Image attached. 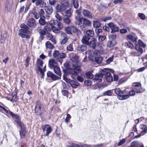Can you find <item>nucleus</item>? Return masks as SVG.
<instances>
[{"label":"nucleus","mask_w":147,"mask_h":147,"mask_svg":"<svg viewBox=\"0 0 147 147\" xmlns=\"http://www.w3.org/2000/svg\"><path fill=\"white\" fill-rule=\"evenodd\" d=\"M66 56V55L65 53H59V57L57 60L58 61L61 62V59L65 58Z\"/></svg>","instance_id":"c756f323"},{"label":"nucleus","mask_w":147,"mask_h":147,"mask_svg":"<svg viewBox=\"0 0 147 147\" xmlns=\"http://www.w3.org/2000/svg\"><path fill=\"white\" fill-rule=\"evenodd\" d=\"M63 22L67 24H69L71 22V20L69 18H64L63 19Z\"/></svg>","instance_id":"603ef678"},{"label":"nucleus","mask_w":147,"mask_h":147,"mask_svg":"<svg viewBox=\"0 0 147 147\" xmlns=\"http://www.w3.org/2000/svg\"><path fill=\"white\" fill-rule=\"evenodd\" d=\"M61 4L64 7H67L69 5V3L67 0H62Z\"/></svg>","instance_id":"c03bdc74"},{"label":"nucleus","mask_w":147,"mask_h":147,"mask_svg":"<svg viewBox=\"0 0 147 147\" xmlns=\"http://www.w3.org/2000/svg\"><path fill=\"white\" fill-rule=\"evenodd\" d=\"M133 86H134V87H141V84L139 82H135L133 83Z\"/></svg>","instance_id":"338daca9"},{"label":"nucleus","mask_w":147,"mask_h":147,"mask_svg":"<svg viewBox=\"0 0 147 147\" xmlns=\"http://www.w3.org/2000/svg\"><path fill=\"white\" fill-rule=\"evenodd\" d=\"M58 12L57 11L55 13V16L57 19L59 21H61L62 20V18L61 16L58 13Z\"/></svg>","instance_id":"4d7b16f0"},{"label":"nucleus","mask_w":147,"mask_h":147,"mask_svg":"<svg viewBox=\"0 0 147 147\" xmlns=\"http://www.w3.org/2000/svg\"><path fill=\"white\" fill-rule=\"evenodd\" d=\"M71 118V117L70 115L69 114H67V115L66 117L65 120V123H67Z\"/></svg>","instance_id":"774afa93"},{"label":"nucleus","mask_w":147,"mask_h":147,"mask_svg":"<svg viewBox=\"0 0 147 147\" xmlns=\"http://www.w3.org/2000/svg\"><path fill=\"white\" fill-rule=\"evenodd\" d=\"M135 92L137 93H140L142 92V91L141 90L142 88L141 87H134L133 88Z\"/></svg>","instance_id":"3c124183"},{"label":"nucleus","mask_w":147,"mask_h":147,"mask_svg":"<svg viewBox=\"0 0 147 147\" xmlns=\"http://www.w3.org/2000/svg\"><path fill=\"white\" fill-rule=\"evenodd\" d=\"M65 32L67 34H72L71 32V27H67L65 28Z\"/></svg>","instance_id":"8fccbe9b"},{"label":"nucleus","mask_w":147,"mask_h":147,"mask_svg":"<svg viewBox=\"0 0 147 147\" xmlns=\"http://www.w3.org/2000/svg\"><path fill=\"white\" fill-rule=\"evenodd\" d=\"M82 18H84L83 17L79 19L78 20L76 21L75 24L78 25H80L81 24H83V19H82Z\"/></svg>","instance_id":"09e8293b"},{"label":"nucleus","mask_w":147,"mask_h":147,"mask_svg":"<svg viewBox=\"0 0 147 147\" xmlns=\"http://www.w3.org/2000/svg\"><path fill=\"white\" fill-rule=\"evenodd\" d=\"M51 30L52 31L55 33H58L60 32V30L58 29L57 27L53 26L51 28Z\"/></svg>","instance_id":"de8ad7c7"},{"label":"nucleus","mask_w":147,"mask_h":147,"mask_svg":"<svg viewBox=\"0 0 147 147\" xmlns=\"http://www.w3.org/2000/svg\"><path fill=\"white\" fill-rule=\"evenodd\" d=\"M20 136L21 139H23L26 134V128L21 129L20 131Z\"/></svg>","instance_id":"c85d7f7f"},{"label":"nucleus","mask_w":147,"mask_h":147,"mask_svg":"<svg viewBox=\"0 0 147 147\" xmlns=\"http://www.w3.org/2000/svg\"><path fill=\"white\" fill-rule=\"evenodd\" d=\"M101 70H103L102 69H100L99 70V73L96 74L95 76L94 77V78L93 80L94 81H96V82H100L102 80L101 78L103 76V74L102 73V71H101Z\"/></svg>","instance_id":"6e6552de"},{"label":"nucleus","mask_w":147,"mask_h":147,"mask_svg":"<svg viewBox=\"0 0 147 147\" xmlns=\"http://www.w3.org/2000/svg\"><path fill=\"white\" fill-rule=\"evenodd\" d=\"M68 39L67 38H63L62 40L60 42V43L61 45H64L66 43Z\"/></svg>","instance_id":"13d9d810"},{"label":"nucleus","mask_w":147,"mask_h":147,"mask_svg":"<svg viewBox=\"0 0 147 147\" xmlns=\"http://www.w3.org/2000/svg\"><path fill=\"white\" fill-rule=\"evenodd\" d=\"M42 129L44 132H46L45 136H48L52 131V129L51 126L48 124H45L43 125Z\"/></svg>","instance_id":"423d86ee"},{"label":"nucleus","mask_w":147,"mask_h":147,"mask_svg":"<svg viewBox=\"0 0 147 147\" xmlns=\"http://www.w3.org/2000/svg\"><path fill=\"white\" fill-rule=\"evenodd\" d=\"M141 128L142 130L141 131V134H144L147 133V127L146 125L144 124H141Z\"/></svg>","instance_id":"2f4dec72"},{"label":"nucleus","mask_w":147,"mask_h":147,"mask_svg":"<svg viewBox=\"0 0 147 147\" xmlns=\"http://www.w3.org/2000/svg\"><path fill=\"white\" fill-rule=\"evenodd\" d=\"M72 13V9L71 8H69L65 12V16L69 18L71 17V15Z\"/></svg>","instance_id":"f704fd0d"},{"label":"nucleus","mask_w":147,"mask_h":147,"mask_svg":"<svg viewBox=\"0 0 147 147\" xmlns=\"http://www.w3.org/2000/svg\"><path fill=\"white\" fill-rule=\"evenodd\" d=\"M7 99L11 101L16 102L18 100L17 96L15 94H12L9 97H7Z\"/></svg>","instance_id":"cd10ccee"},{"label":"nucleus","mask_w":147,"mask_h":147,"mask_svg":"<svg viewBox=\"0 0 147 147\" xmlns=\"http://www.w3.org/2000/svg\"><path fill=\"white\" fill-rule=\"evenodd\" d=\"M136 51L133 50L130 53L131 56H140L143 53L141 50L139 49V48L138 47H135Z\"/></svg>","instance_id":"0eeeda50"},{"label":"nucleus","mask_w":147,"mask_h":147,"mask_svg":"<svg viewBox=\"0 0 147 147\" xmlns=\"http://www.w3.org/2000/svg\"><path fill=\"white\" fill-rule=\"evenodd\" d=\"M82 65L81 63L79 65H76L74 69L70 68L68 70V72L69 74H71L72 78L73 79H75L76 76L78 75V73H80L81 70L80 67Z\"/></svg>","instance_id":"20e7f679"},{"label":"nucleus","mask_w":147,"mask_h":147,"mask_svg":"<svg viewBox=\"0 0 147 147\" xmlns=\"http://www.w3.org/2000/svg\"><path fill=\"white\" fill-rule=\"evenodd\" d=\"M21 29H20V32L18 33V35L22 38H29V35L26 34L29 32V28L24 24H22L21 25Z\"/></svg>","instance_id":"f257e3e1"},{"label":"nucleus","mask_w":147,"mask_h":147,"mask_svg":"<svg viewBox=\"0 0 147 147\" xmlns=\"http://www.w3.org/2000/svg\"><path fill=\"white\" fill-rule=\"evenodd\" d=\"M115 93L117 96V98L120 100H124L129 98V96L126 94L125 90L122 91L119 88H116L114 89Z\"/></svg>","instance_id":"f03ea898"},{"label":"nucleus","mask_w":147,"mask_h":147,"mask_svg":"<svg viewBox=\"0 0 147 147\" xmlns=\"http://www.w3.org/2000/svg\"><path fill=\"white\" fill-rule=\"evenodd\" d=\"M127 38L128 39L134 42H136L138 39V38L136 36L132 34L127 35Z\"/></svg>","instance_id":"dca6fc26"},{"label":"nucleus","mask_w":147,"mask_h":147,"mask_svg":"<svg viewBox=\"0 0 147 147\" xmlns=\"http://www.w3.org/2000/svg\"><path fill=\"white\" fill-rule=\"evenodd\" d=\"M16 122L18 125L20 127L21 129L26 128L25 126L21 122L20 120H16Z\"/></svg>","instance_id":"4c0bfd02"},{"label":"nucleus","mask_w":147,"mask_h":147,"mask_svg":"<svg viewBox=\"0 0 147 147\" xmlns=\"http://www.w3.org/2000/svg\"><path fill=\"white\" fill-rule=\"evenodd\" d=\"M102 73L103 74V76H105V78L106 81L108 82H111L113 80L112 76L110 72L112 73L114 72L113 70L110 69L108 68H104L103 70H101Z\"/></svg>","instance_id":"7ed1b4c3"},{"label":"nucleus","mask_w":147,"mask_h":147,"mask_svg":"<svg viewBox=\"0 0 147 147\" xmlns=\"http://www.w3.org/2000/svg\"><path fill=\"white\" fill-rule=\"evenodd\" d=\"M45 46L47 49L48 48L51 49H53L54 47L53 45L49 41L46 42Z\"/></svg>","instance_id":"c9c22d12"},{"label":"nucleus","mask_w":147,"mask_h":147,"mask_svg":"<svg viewBox=\"0 0 147 147\" xmlns=\"http://www.w3.org/2000/svg\"><path fill=\"white\" fill-rule=\"evenodd\" d=\"M138 16L142 20H144L146 19L145 15L143 13H139L138 14Z\"/></svg>","instance_id":"bf43d9fd"},{"label":"nucleus","mask_w":147,"mask_h":147,"mask_svg":"<svg viewBox=\"0 0 147 147\" xmlns=\"http://www.w3.org/2000/svg\"><path fill=\"white\" fill-rule=\"evenodd\" d=\"M38 32L40 34V36L39 38V40L41 41L43 39L44 36L46 34V32L44 29H40L39 30Z\"/></svg>","instance_id":"f3484780"},{"label":"nucleus","mask_w":147,"mask_h":147,"mask_svg":"<svg viewBox=\"0 0 147 147\" xmlns=\"http://www.w3.org/2000/svg\"><path fill=\"white\" fill-rule=\"evenodd\" d=\"M90 39V38L86 35L84 36L82 39V43L86 45H88L89 42L88 41Z\"/></svg>","instance_id":"b1692460"},{"label":"nucleus","mask_w":147,"mask_h":147,"mask_svg":"<svg viewBox=\"0 0 147 147\" xmlns=\"http://www.w3.org/2000/svg\"><path fill=\"white\" fill-rule=\"evenodd\" d=\"M42 105L40 102H37L35 106V113L38 115L42 114Z\"/></svg>","instance_id":"39448f33"},{"label":"nucleus","mask_w":147,"mask_h":147,"mask_svg":"<svg viewBox=\"0 0 147 147\" xmlns=\"http://www.w3.org/2000/svg\"><path fill=\"white\" fill-rule=\"evenodd\" d=\"M30 13L33 14L35 18L38 19L39 18V16L38 15V13L36 12V8L34 7L31 11H30Z\"/></svg>","instance_id":"4be33fe9"},{"label":"nucleus","mask_w":147,"mask_h":147,"mask_svg":"<svg viewBox=\"0 0 147 147\" xmlns=\"http://www.w3.org/2000/svg\"><path fill=\"white\" fill-rule=\"evenodd\" d=\"M73 33L76 34L78 36H80L82 33L81 31L78 29L76 27L74 29Z\"/></svg>","instance_id":"37998d69"},{"label":"nucleus","mask_w":147,"mask_h":147,"mask_svg":"<svg viewBox=\"0 0 147 147\" xmlns=\"http://www.w3.org/2000/svg\"><path fill=\"white\" fill-rule=\"evenodd\" d=\"M94 32L92 30H88L86 32V34L89 37H93L94 36Z\"/></svg>","instance_id":"7c9ffc66"},{"label":"nucleus","mask_w":147,"mask_h":147,"mask_svg":"<svg viewBox=\"0 0 147 147\" xmlns=\"http://www.w3.org/2000/svg\"><path fill=\"white\" fill-rule=\"evenodd\" d=\"M125 46L126 47L131 49H132L134 47L133 44L131 43L130 42H125Z\"/></svg>","instance_id":"a18cd8bd"},{"label":"nucleus","mask_w":147,"mask_h":147,"mask_svg":"<svg viewBox=\"0 0 147 147\" xmlns=\"http://www.w3.org/2000/svg\"><path fill=\"white\" fill-rule=\"evenodd\" d=\"M54 24L57 26L59 29H61L63 28L62 24L60 22H58L57 20H53Z\"/></svg>","instance_id":"a878e982"},{"label":"nucleus","mask_w":147,"mask_h":147,"mask_svg":"<svg viewBox=\"0 0 147 147\" xmlns=\"http://www.w3.org/2000/svg\"><path fill=\"white\" fill-rule=\"evenodd\" d=\"M69 84L72 88H76L79 85V84L78 82L73 80L70 81Z\"/></svg>","instance_id":"393cba45"},{"label":"nucleus","mask_w":147,"mask_h":147,"mask_svg":"<svg viewBox=\"0 0 147 147\" xmlns=\"http://www.w3.org/2000/svg\"><path fill=\"white\" fill-rule=\"evenodd\" d=\"M37 68L41 67L43 64V62L42 59H38L36 62Z\"/></svg>","instance_id":"72a5a7b5"},{"label":"nucleus","mask_w":147,"mask_h":147,"mask_svg":"<svg viewBox=\"0 0 147 147\" xmlns=\"http://www.w3.org/2000/svg\"><path fill=\"white\" fill-rule=\"evenodd\" d=\"M54 73L58 76L61 77V71L60 70V68L58 66H57L53 69Z\"/></svg>","instance_id":"412c9836"},{"label":"nucleus","mask_w":147,"mask_h":147,"mask_svg":"<svg viewBox=\"0 0 147 147\" xmlns=\"http://www.w3.org/2000/svg\"><path fill=\"white\" fill-rule=\"evenodd\" d=\"M67 8V7H64L61 4H58L56 7V9L57 10L56 11L60 12L64 11Z\"/></svg>","instance_id":"2eb2a0df"},{"label":"nucleus","mask_w":147,"mask_h":147,"mask_svg":"<svg viewBox=\"0 0 147 147\" xmlns=\"http://www.w3.org/2000/svg\"><path fill=\"white\" fill-rule=\"evenodd\" d=\"M40 19L39 20V23L40 25L43 26L46 24L47 22L45 20V19L42 17H40Z\"/></svg>","instance_id":"a19ab883"},{"label":"nucleus","mask_w":147,"mask_h":147,"mask_svg":"<svg viewBox=\"0 0 147 147\" xmlns=\"http://www.w3.org/2000/svg\"><path fill=\"white\" fill-rule=\"evenodd\" d=\"M27 25L31 28L34 27L36 25V21L33 18L28 19L26 23Z\"/></svg>","instance_id":"4468645a"},{"label":"nucleus","mask_w":147,"mask_h":147,"mask_svg":"<svg viewBox=\"0 0 147 147\" xmlns=\"http://www.w3.org/2000/svg\"><path fill=\"white\" fill-rule=\"evenodd\" d=\"M47 76L48 77L50 78L53 81H55L61 79L60 77L55 75L50 71L47 72Z\"/></svg>","instance_id":"1a4fd4ad"},{"label":"nucleus","mask_w":147,"mask_h":147,"mask_svg":"<svg viewBox=\"0 0 147 147\" xmlns=\"http://www.w3.org/2000/svg\"><path fill=\"white\" fill-rule=\"evenodd\" d=\"M138 142L136 141H134L132 142L131 144V146L132 147H144L143 146H138L137 145H138Z\"/></svg>","instance_id":"49530a36"},{"label":"nucleus","mask_w":147,"mask_h":147,"mask_svg":"<svg viewBox=\"0 0 147 147\" xmlns=\"http://www.w3.org/2000/svg\"><path fill=\"white\" fill-rule=\"evenodd\" d=\"M115 44L116 43L114 41L109 40L107 42V47L111 48L114 47Z\"/></svg>","instance_id":"473e14b6"},{"label":"nucleus","mask_w":147,"mask_h":147,"mask_svg":"<svg viewBox=\"0 0 147 147\" xmlns=\"http://www.w3.org/2000/svg\"><path fill=\"white\" fill-rule=\"evenodd\" d=\"M58 63L57 61L54 59H51L49 62V66L51 69H53L57 66Z\"/></svg>","instance_id":"f8f14e48"},{"label":"nucleus","mask_w":147,"mask_h":147,"mask_svg":"<svg viewBox=\"0 0 147 147\" xmlns=\"http://www.w3.org/2000/svg\"><path fill=\"white\" fill-rule=\"evenodd\" d=\"M35 4L36 5L40 6L41 7H45L46 5V3L41 0H37Z\"/></svg>","instance_id":"a211bd4d"},{"label":"nucleus","mask_w":147,"mask_h":147,"mask_svg":"<svg viewBox=\"0 0 147 147\" xmlns=\"http://www.w3.org/2000/svg\"><path fill=\"white\" fill-rule=\"evenodd\" d=\"M45 14V12L44 9H41L40 11L38 13V15L39 16V18L40 17H42L44 18H45L44 16Z\"/></svg>","instance_id":"e433bc0d"},{"label":"nucleus","mask_w":147,"mask_h":147,"mask_svg":"<svg viewBox=\"0 0 147 147\" xmlns=\"http://www.w3.org/2000/svg\"><path fill=\"white\" fill-rule=\"evenodd\" d=\"M67 50L69 51H72L73 50L72 44H70L69 45H68L67 46Z\"/></svg>","instance_id":"e2e57ef3"},{"label":"nucleus","mask_w":147,"mask_h":147,"mask_svg":"<svg viewBox=\"0 0 147 147\" xmlns=\"http://www.w3.org/2000/svg\"><path fill=\"white\" fill-rule=\"evenodd\" d=\"M85 76L87 79H91L94 78L93 75L92 74L91 72L90 71L86 73Z\"/></svg>","instance_id":"58836bf2"},{"label":"nucleus","mask_w":147,"mask_h":147,"mask_svg":"<svg viewBox=\"0 0 147 147\" xmlns=\"http://www.w3.org/2000/svg\"><path fill=\"white\" fill-rule=\"evenodd\" d=\"M9 114L10 115H11L12 117L16 119V120H20V117L17 114H15L11 112V111H9Z\"/></svg>","instance_id":"ea45409f"},{"label":"nucleus","mask_w":147,"mask_h":147,"mask_svg":"<svg viewBox=\"0 0 147 147\" xmlns=\"http://www.w3.org/2000/svg\"><path fill=\"white\" fill-rule=\"evenodd\" d=\"M111 30L112 32L113 33L119 31V28L115 25L113 27V28H112Z\"/></svg>","instance_id":"5fc2aeb1"},{"label":"nucleus","mask_w":147,"mask_h":147,"mask_svg":"<svg viewBox=\"0 0 147 147\" xmlns=\"http://www.w3.org/2000/svg\"><path fill=\"white\" fill-rule=\"evenodd\" d=\"M77 80L80 82H83L84 80V78L82 76H78L77 77Z\"/></svg>","instance_id":"69168bd1"},{"label":"nucleus","mask_w":147,"mask_h":147,"mask_svg":"<svg viewBox=\"0 0 147 147\" xmlns=\"http://www.w3.org/2000/svg\"><path fill=\"white\" fill-rule=\"evenodd\" d=\"M113 60V56H112L111 57L107 59L106 60L107 64H109L112 62Z\"/></svg>","instance_id":"680f3d73"},{"label":"nucleus","mask_w":147,"mask_h":147,"mask_svg":"<svg viewBox=\"0 0 147 147\" xmlns=\"http://www.w3.org/2000/svg\"><path fill=\"white\" fill-rule=\"evenodd\" d=\"M135 47H138L139 48V49L141 50L142 52H143V49H145L146 47V45L140 40H138V43L136 44Z\"/></svg>","instance_id":"ddd939ff"},{"label":"nucleus","mask_w":147,"mask_h":147,"mask_svg":"<svg viewBox=\"0 0 147 147\" xmlns=\"http://www.w3.org/2000/svg\"><path fill=\"white\" fill-rule=\"evenodd\" d=\"M96 42L95 39H94L92 40L89 42L87 45H89L93 49H95L96 46Z\"/></svg>","instance_id":"bb28decb"},{"label":"nucleus","mask_w":147,"mask_h":147,"mask_svg":"<svg viewBox=\"0 0 147 147\" xmlns=\"http://www.w3.org/2000/svg\"><path fill=\"white\" fill-rule=\"evenodd\" d=\"M82 12L83 16L89 19H92L94 17L91 12L88 10L84 9Z\"/></svg>","instance_id":"9b49d317"},{"label":"nucleus","mask_w":147,"mask_h":147,"mask_svg":"<svg viewBox=\"0 0 147 147\" xmlns=\"http://www.w3.org/2000/svg\"><path fill=\"white\" fill-rule=\"evenodd\" d=\"M99 53L98 51H96L94 53V56L95 57L94 60L98 64L100 63L103 60V58L102 57L98 56V54Z\"/></svg>","instance_id":"9d476101"},{"label":"nucleus","mask_w":147,"mask_h":147,"mask_svg":"<svg viewBox=\"0 0 147 147\" xmlns=\"http://www.w3.org/2000/svg\"><path fill=\"white\" fill-rule=\"evenodd\" d=\"M93 27L94 28H97L100 26V23L98 21H93Z\"/></svg>","instance_id":"79ce46f5"},{"label":"nucleus","mask_w":147,"mask_h":147,"mask_svg":"<svg viewBox=\"0 0 147 147\" xmlns=\"http://www.w3.org/2000/svg\"><path fill=\"white\" fill-rule=\"evenodd\" d=\"M45 10L47 13L51 14L53 12V8L51 6H46L45 7Z\"/></svg>","instance_id":"5701e85b"},{"label":"nucleus","mask_w":147,"mask_h":147,"mask_svg":"<svg viewBox=\"0 0 147 147\" xmlns=\"http://www.w3.org/2000/svg\"><path fill=\"white\" fill-rule=\"evenodd\" d=\"M73 5L74 7L76 8L77 9L79 6L78 0H74L73 1Z\"/></svg>","instance_id":"864d4df0"},{"label":"nucleus","mask_w":147,"mask_h":147,"mask_svg":"<svg viewBox=\"0 0 147 147\" xmlns=\"http://www.w3.org/2000/svg\"><path fill=\"white\" fill-rule=\"evenodd\" d=\"M87 49V46L85 45H80L77 48V50L79 52L85 51Z\"/></svg>","instance_id":"6ab92c4d"},{"label":"nucleus","mask_w":147,"mask_h":147,"mask_svg":"<svg viewBox=\"0 0 147 147\" xmlns=\"http://www.w3.org/2000/svg\"><path fill=\"white\" fill-rule=\"evenodd\" d=\"M82 19H83L82 24L86 26H91L92 23L89 20L84 18H82Z\"/></svg>","instance_id":"aec40b11"},{"label":"nucleus","mask_w":147,"mask_h":147,"mask_svg":"<svg viewBox=\"0 0 147 147\" xmlns=\"http://www.w3.org/2000/svg\"><path fill=\"white\" fill-rule=\"evenodd\" d=\"M37 70L40 72L41 75V77L43 78L44 75V71L41 69V67L38 68Z\"/></svg>","instance_id":"0e129e2a"},{"label":"nucleus","mask_w":147,"mask_h":147,"mask_svg":"<svg viewBox=\"0 0 147 147\" xmlns=\"http://www.w3.org/2000/svg\"><path fill=\"white\" fill-rule=\"evenodd\" d=\"M84 84L87 86H91L92 82L90 80H87L84 82Z\"/></svg>","instance_id":"6e6d98bb"},{"label":"nucleus","mask_w":147,"mask_h":147,"mask_svg":"<svg viewBox=\"0 0 147 147\" xmlns=\"http://www.w3.org/2000/svg\"><path fill=\"white\" fill-rule=\"evenodd\" d=\"M103 94L104 95L111 96L112 94V92L110 90H108L104 92Z\"/></svg>","instance_id":"052dcab7"}]
</instances>
